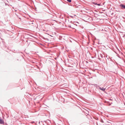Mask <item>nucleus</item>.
<instances>
[{
  "label": "nucleus",
  "instance_id": "6",
  "mask_svg": "<svg viewBox=\"0 0 125 125\" xmlns=\"http://www.w3.org/2000/svg\"><path fill=\"white\" fill-rule=\"evenodd\" d=\"M35 123L34 121H32V122H31V124H33V123Z\"/></svg>",
  "mask_w": 125,
  "mask_h": 125
},
{
  "label": "nucleus",
  "instance_id": "9",
  "mask_svg": "<svg viewBox=\"0 0 125 125\" xmlns=\"http://www.w3.org/2000/svg\"><path fill=\"white\" fill-rule=\"evenodd\" d=\"M101 122L102 123H104V122L102 120Z\"/></svg>",
  "mask_w": 125,
  "mask_h": 125
},
{
  "label": "nucleus",
  "instance_id": "5",
  "mask_svg": "<svg viewBox=\"0 0 125 125\" xmlns=\"http://www.w3.org/2000/svg\"><path fill=\"white\" fill-rule=\"evenodd\" d=\"M93 0H92V2L93 4H94L95 3V2H93Z\"/></svg>",
  "mask_w": 125,
  "mask_h": 125
},
{
  "label": "nucleus",
  "instance_id": "1",
  "mask_svg": "<svg viewBox=\"0 0 125 125\" xmlns=\"http://www.w3.org/2000/svg\"><path fill=\"white\" fill-rule=\"evenodd\" d=\"M120 6L121 7L122 9H125V5L121 4H120Z\"/></svg>",
  "mask_w": 125,
  "mask_h": 125
},
{
  "label": "nucleus",
  "instance_id": "14",
  "mask_svg": "<svg viewBox=\"0 0 125 125\" xmlns=\"http://www.w3.org/2000/svg\"><path fill=\"white\" fill-rule=\"evenodd\" d=\"M40 122H39V123L40 124Z\"/></svg>",
  "mask_w": 125,
  "mask_h": 125
},
{
  "label": "nucleus",
  "instance_id": "7",
  "mask_svg": "<svg viewBox=\"0 0 125 125\" xmlns=\"http://www.w3.org/2000/svg\"><path fill=\"white\" fill-rule=\"evenodd\" d=\"M97 5L98 6H100L101 5L100 4H97Z\"/></svg>",
  "mask_w": 125,
  "mask_h": 125
},
{
  "label": "nucleus",
  "instance_id": "12",
  "mask_svg": "<svg viewBox=\"0 0 125 125\" xmlns=\"http://www.w3.org/2000/svg\"><path fill=\"white\" fill-rule=\"evenodd\" d=\"M107 56H106V57H107Z\"/></svg>",
  "mask_w": 125,
  "mask_h": 125
},
{
  "label": "nucleus",
  "instance_id": "8",
  "mask_svg": "<svg viewBox=\"0 0 125 125\" xmlns=\"http://www.w3.org/2000/svg\"><path fill=\"white\" fill-rule=\"evenodd\" d=\"M94 4L95 5H97V3L95 2V3Z\"/></svg>",
  "mask_w": 125,
  "mask_h": 125
},
{
  "label": "nucleus",
  "instance_id": "11",
  "mask_svg": "<svg viewBox=\"0 0 125 125\" xmlns=\"http://www.w3.org/2000/svg\"><path fill=\"white\" fill-rule=\"evenodd\" d=\"M107 56H106V57H107Z\"/></svg>",
  "mask_w": 125,
  "mask_h": 125
},
{
  "label": "nucleus",
  "instance_id": "13",
  "mask_svg": "<svg viewBox=\"0 0 125 125\" xmlns=\"http://www.w3.org/2000/svg\"><path fill=\"white\" fill-rule=\"evenodd\" d=\"M124 105H125V103H124Z\"/></svg>",
  "mask_w": 125,
  "mask_h": 125
},
{
  "label": "nucleus",
  "instance_id": "10",
  "mask_svg": "<svg viewBox=\"0 0 125 125\" xmlns=\"http://www.w3.org/2000/svg\"><path fill=\"white\" fill-rule=\"evenodd\" d=\"M71 17H72V18L73 17L72 16H71Z\"/></svg>",
  "mask_w": 125,
  "mask_h": 125
},
{
  "label": "nucleus",
  "instance_id": "4",
  "mask_svg": "<svg viewBox=\"0 0 125 125\" xmlns=\"http://www.w3.org/2000/svg\"><path fill=\"white\" fill-rule=\"evenodd\" d=\"M67 1L69 2H71V0H67Z\"/></svg>",
  "mask_w": 125,
  "mask_h": 125
},
{
  "label": "nucleus",
  "instance_id": "3",
  "mask_svg": "<svg viewBox=\"0 0 125 125\" xmlns=\"http://www.w3.org/2000/svg\"><path fill=\"white\" fill-rule=\"evenodd\" d=\"M92 85H94V86L96 87L97 88L98 87L99 88L100 86L99 85L96 84H92Z\"/></svg>",
  "mask_w": 125,
  "mask_h": 125
},
{
  "label": "nucleus",
  "instance_id": "2",
  "mask_svg": "<svg viewBox=\"0 0 125 125\" xmlns=\"http://www.w3.org/2000/svg\"><path fill=\"white\" fill-rule=\"evenodd\" d=\"M99 88L100 89L103 91H104L106 89L105 88H104L103 87L101 88L100 86L99 87Z\"/></svg>",
  "mask_w": 125,
  "mask_h": 125
}]
</instances>
